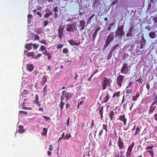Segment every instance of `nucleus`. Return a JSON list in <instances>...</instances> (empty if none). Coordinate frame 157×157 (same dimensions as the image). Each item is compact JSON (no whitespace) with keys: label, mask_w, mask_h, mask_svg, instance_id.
Masks as SVG:
<instances>
[{"label":"nucleus","mask_w":157,"mask_h":157,"mask_svg":"<svg viewBox=\"0 0 157 157\" xmlns=\"http://www.w3.org/2000/svg\"><path fill=\"white\" fill-rule=\"evenodd\" d=\"M99 112L100 115L101 119V120H103V107H101V108L99 109Z\"/></svg>","instance_id":"b1692460"},{"label":"nucleus","mask_w":157,"mask_h":157,"mask_svg":"<svg viewBox=\"0 0 157 157\" xmlns=\"http://www.w3.org/2000/svg\"><path fill=\"white\" fill-rule=\"evenodd\" d=\"M64 28L62 27V26H59L58 28V36L60 39H61L63 36V35Z\"/></svg>","instance_id":"1a4fd4ad"},{"label":"nucleus","mask_w":157,"mask_h":157,"mask_svg":"<svg viewBox=\"0 0 157 157\" xmlns=\"http://www.w3.org/2000/svg\"><path fill=\"white\" fill-rule=\"evenodd\" d=\"M114 33L111 32L107 36V39L105 42V44L104 45V49H105L110 44L111 42L112 41L114 38Z\"/></svg>","instance_id":"f03ea898"},{"label":"nucleus","mask_w":157,"mask_h":157,"mask_svg":"<svg viewBox=\"0 0 157 157\" xmlns=\"http://www.w3.org/2000/svg\"><path fill=\"white\" fill-rule=\"evenodd\" d=\"M32 43L27 44L25 46V47L27 50H29L32 49Z\"/></svg>","instance_id":"4be33fe9"},{"label":"nucleus","mask_w":157,"mask_h":157,"mask_svg":"<svg viewBox=\"0 0 157 157\" xmlns=\"http://www.w3.org/2000/svg\"><path fill=\"white\" fill-rule=\"evenodd\" d=\"M72 95V94L71 92L67 93L65 90L63 91L62 95L61 96V101L59 105L60 109L61 111L62 112L63 108V105L65 104V103L64 102L63 100L65 98H66V101L68 100L69 98L70 99L71 98V96Z\"/></svg>","instance_id":"f257e3e1"},{"label":"nucleus","mask_w":157,"mask_h":157,"mask_svg":"<svg viewBox=\"0 0 157 157\" xmlns=\"http://www.w3.org/2000/svg\"><path fill=\"white\" fill-rule=\"evenodd\" d=\"M49 23L48 20L44 21V22L43 26L45 27Z\"/></svg>","instance_id":"09e8293b"},{"label":"nucleus","mask_w":157,"mask_h":157,"mask_svg":"<svg viewBox=\"0 0 157 157\" xmlns=\"http://www.w3.org/2000/svg\"><path fill=\"white\" fill-rule=\"evenodd\" d=\"M130 66L128 67L127 63H124L122 64V67L120 70L121 73L125 74L128 73L129 71V68Z\"/></svg>","instance_id":"20e7f679"},{"label":"nucleus","mask_w":157,"mask_h":157,"mask_svg":"<svg viewBox=\"0 0 157 157\" xmlns=\"http://www.w3.org/2000/svg\"><path fill=\"white\" fill-rule=\"evenodd\" d=\"M26 67L29 71H32L34 69V66L32 64H28L26 65Z\"/></svg>","instance_id":"dca6fc26"},{"label":"nucleus","mask_w":157,"mask_h":157,"mask_svg":"<svg viewBox=\"0 0 157 157\" xmlns=\"http://www.w3.org/2000/svg\"><path fill=\"white\" fill-rule=\"evenodd\" d=\"M42 117L46 121H47L48 120H49L50 119V117L47 116H43Z\"/></svg>","instance_id":"37998d69"},{"label":"nucleus","mask_w":157,"mask_h":157,"mask_svg":"<svg viewBox=\"0 0 157 157\" xmlns=\"http://www.w3.org/2000/svg\"><path fill=\"white\" fill-rule=\"evenodd\" d=\"M68 52V49L67 48H64L63 50V54H67Z\"/></svg>","instance_id":"4c0bfd02"},{"label":"nucleus","mask_w":157,"mask_h":157,"mask_svg":"<svg viewBox=\"0 0 157 157\" xmlns=\"http://www.w3.org/2000/svg\"><path fill=\"white\" fill-rule=\"evenodd\" d=\"M26 55L28 57H34V52H30L26 53Z\"/></svg>","instance_id":"bb28decb"},{"label":"nucleus","mask_w":157,"mask_h":157,"mask_svg":"<svg viewBox=\"0 0 157 157\" xmlns=\"http://www.w3.org/2000/svg\"><path fill=\"white\" fill-rule=\"evenodd\" d=\"M152 105L150 107V109L148 113L149 114H152L154 112L155 109V106L153 108L152 107Z\"/></svg>","instance_id":"a878e982"},{"label":"nucleus","mask_w":157,"mask_h":157,"mask_svg":"<svg viewBox=\"0 0 157 157\" xmlns=\"http://www.w3.org/2000/svg\"><path fill=\"white\" fill-rule=\"evenodd\" d=\"M92 41H94L95 39V38L96 36L94 34H93V35H92Z\"/></svg>","instance_id":"052dcab7"},{"label":"nucleus","mask_w":157,"mask_h":157,"mask_svg":"<svg viewBox=\"0 0 157 157\" xmlns=\"http://www.w3.org/2000/svg\"><path fill=\"white\" fill-rule=\"evenodd\" d=\"M146 86L148 91L150 89V85L148 83H147L146 84Z\"/></svg>","instance_id":"5fc2aeb1"},{"label":"nucleus","mask_w":157,"mask_h":157,"mask_svg":"<svg viewBox=\"0 0 157 157\" xmlns=\"http://www.w3.org/2000/svg\"><path fill=\"white\" fill-rule=\"evenodd\" d=\"M34 102L35 103L39 102V97L38 95L36 94L35 97V100L34 101Z\"/></svg>","instance_id":"2f4dec72"},{"label":"nucleus","mask_w":157,"mask_h":157,"mask_svg":"<svg viewBox=\"0 0 157 157\" xmlns=\"http://www.w3.org/2000/svg\"><path fill=\"white\" fill-rule=\"evenodd\" d=\"M132 82H130L128 85V86L126 87V88H128L129 87H130L132 85Z\"/></svg>","instance_id":"680f3d73"},{"label":"nucleus","mask_w":157,"mask_h":157,"mask_svg":"<svg viewBox=\"0 0 157 157\" xmlns=\"http://www.w3.org/2000/svg\"><path fill=\"white\" fill-rule=\"evenodd\" d=\"M71 137V136L70 134V133H69L68 134H66L64 138L66 139H69Z\"/></svg>","instance_id":"e433bc0d"},{"label":"nucleus","mask_w":157,"mask_h":157,"mask_svg":"<svg viewBox=\"0 0 157 157\" xmlns=\"http://www.w3.org/2000/svg\"><path fill=\"white\" fill-rule=\"evenodd\" d=\"M22 106V109H25V110H27L28 109V108L27 107H25V106L26 105H21Z\"/></svg>","instance_id":"6e6d98bb"},{"label":"nucleus","mask_w":157,"mask_h":157,"mask_svg":"<svg viewBox=\"0 0 157 157\" xmlns=\"http://www.w3.org/2000/svg\"><path fill=\"white\" fill-rule=\"evenodd\" d=\"M110 97L108 93H107L106 96L103 98L102 101L104 103L107 102L109 100Z\"/></svg>","instance_id":"412c9836"},{"label":"nucleus","mask_w":157,"mask_h":157,"mask_svg":"<svg viewBox=\"0 0 157 157\" xmlns=\"http://www.w3.org/2000/svg\"><path fill=\"white\" fill-rule=\"evenodd\" d=\"M154 146V145H153L152 146H147V148L146 149V150H147L149 149H150L151 150H152L153 148V147Z\"/></svg>","instance_id":"a18cd8bd"},{"label":"nucleus","mask_w":157,"mask_h":157,"mask_svg":"<svg viewBox=\"0 0 157 157\" xmlns=\"http://www.w3.org/2000/svg\"><path fill=\"white\" fill-rule=\"evenodd\" d=\"M47 85H45L44 86V87L43 89V93H45L46 94H47Z\"/></svg>","instance_id":"79ce46f5"},{"label":"nucleus","mask_w":157,"mask_h":157,"mask_svg":"<svg viewBox=\"0 0 157 157\" xmlns=\"http://www.w3.org/2000/svg\"><path fill=\"white\" fill-rule=\"evenodd\" d=\"M124 152L121 151L120 152V154H121L120 157H125L124 155H123Z\"/></svg>","instance_id":"69168bd1"},{"label":"nucleus","mask_w":157,"mask_h":157,"mask_svg":"<svg viewBox=\"0 0 157 157\" xmlns=\"http://www.w3.org/2000/svg\"><path fill=\"white\" fill-rule=\"evenodd\" d=\"M140 43L137 46V48H138L140 49H142L144 48L146 43V40L143 36L141 38V40L140 41Z\"/></svg>","instance_id":"6e6552de"},{"label":"nucleus","mask_w":157,"mask_h":157,"mask_svg":"<svg viewBox=\"0 0 157 157\" xmlns=\"http://www.w3.org/2000/svg\"><path fill=\"white\" fill-rule=\"evenodd\" d=\"M50 16V14H49V13H46L44 15V18H48Z\"/></svg>","instance_id":"13d9d810"},{"label":"nucleus","mask_w":157,"mask_h":157,"mask_svg":"<svg viewBox=\"0 0 157 157\" xmlns=\"http://www.w3.org/2000/svg\"><path fill=\"white\" fill-rule=\"evenodd\" d=\"M118 146L120 150L123 149L125 148L124 143L121 137H119L117 142Z\"/></svg>","instance_id":"0eeeda50"},{"label":"nucleus","mask_w":157,"mask_h":157,"mask_svg":"<svg viewBox=\"0 0 157 157\" xmlns=\"http://www.w3.org/2000/svg\"><path fill=\"white\" fill-rule=\"evenodd\" d=\"M42 55L41 54H38L37 55L34 57H32V59H36L37 58H39Z\"/></svg>","instance_id":"58836bf2"},{"label":"nucleus","mask_w":157,"mask_h":157,"mask_svg":"<svg viewBox=\"0 0 157 157\" xmlns=\"http://www.w3.org/2000/svg\"><path fill=\"white\" fill-rule=\"evenodd\" d=\"M115 23H112L111 24H109V26L108 27V30L109 31L110 30V29L111 28L112 26H113V25H114Z\"/></svg>","instance_id":"c03bdc74"},{"label":"nucleus","mask_w":157,"mask_h":157,"mask_svg":"<svg viewBox=\"0 0 157 157\" xmlns=\"http://www.w3.org/2000/svg\"><path fill=\"white\" fill-rule=\"evenodd\" d=\"M33 17V16L31 14H29L28 15V19H30V20Z\"/></svg>","instance_id":"0e129e2a"},{"label":"nucleus","mask_w":157,"mask_h":157,"mask_svg":"<svg viewBox=\"0 0 157 157\" xmlns=\"http://www.w3.org/2000/svg\"><path fill=\"white\" fill-rule=\"evenodd\" d=\"M111 53L110 52V54H109L108 56H107V59L108 60H109V59H111Z\"/></svg>","instance_id":"774afa93"},{"label":"nucleus","mask_w":157,"mask_h":157,"mask_svg":"<svg viewBox=\"0 0 157 157\" xmlns=\"http://www.w3.org/2000/svg\"><path fill=\"white\" fill-rule=\"evenodd\" d=\"M46 48L45 46L41 45L40 47V50L41 51H43L44 50H45Z\"/></svg>","instance_id":"8fccbe9b"},{"label":"nucleus","mask_w":157,"mask_h":157,"mask_svg":"<svg viewBox=\"0 0 157 157\" xmlns=\"http://www.w3.org/2000/svg\"><path fill=\"white\" fill-rule=\"evenodd\" d=\"M132 89H128L126 90V93L127 94H130L132 92Z\"/></svg>","instance_id":"72a5a7b5"},{"label":"nucleus","mask_w":157,"mask_h":157,"mask_svg":"<svg viewBox=\"0 0 157 157\" xmlns=\"http://www.w3.org/2000/svg\"><path fill=\"white\" fill-rule=\"evenodd\" d=\"M53 11L55 12L56 13L58 12V7L57 6L54 7L53 9Z\"/></svg>","instance_id":"de8ad7c7"},{"label":"nucleus","mask_w":157,"mask_h":157,"mask_svg":"<svg viewBox=\"0 0 157 157\" xmlns=\"http://www.w3.org/2000/svg\"><path fill=\"white\" fill-rule=\"evenodd\" d=\"M124 26V25L121 26L120 27H119V26H118V28L117 29V30L118 31L120 32L121 33H119V34H117V35H115L116 37H117L118 36H121L124 34V32L123 30V27Z\"/></svg>","instance_id":"4468645a"},{"label":"nucleus","mask_w":157,"mask_h":157,"mask_svg":"<svg viewBox=\"0 0 157 157\" xmlns=\"http://www.w3.org/2000/svg\"><path fill=\"white\" fill-rule=\"evenodd\" d=\"M109 114L111 121L114 120L115 118V117H117L115 116V114L113 110L111 111Z\"/></svg>","instance_id":"2eb2a0df"},{"label":"nucleus","mask_w":157,"mask_h":157,"mask_svg":"<svg viewBox=\"0 0 157 157\" xmlns=\"http://www.w3.org/2000/svg\"><path fill=\"white\" fill-rule=\"evenodd\" d=\"M157 105V95H156L154 99V101L152 104V106L154 105Z\"/></svg>","instance_id":"cd10ccee"},{"label":"nucleus","mask_w":157,"mask_h":157,"mask_svg":"<svg viewBox=\"0 0 157 157\" xmlns=\"http://www.w3.org/2000/svg\"><path fill=\"white\" fill-rule=\"evenodd\" d=\"M70 118H68V119L67 120V126H68L69 125V123L70 121Z\"/></svg>","instance_id":"e2e57ef3"},{"label":"nucleus","mask_w":157,"mask_h":157,"mask_svg":"<svg viewBox=\"0 0 157 157\" xmlns=\"http://www.w3.org/2000/svg\"><path fill=\"white\" fill-rule=\"evenodd\" d=\"M33 48L34 49H36L38 47V45H36V44H33Z\"/></svg>","instance_id":"864d4df0"},{"label":"nucleus","mask_w":157,"mask_h":157,"mask_svg":"<svg viewBox=\"0 0 157 157\" xmlns=\"http://www.w3.org/2000/svg\"><path fill=\"white\" fill-rule=\"evenodd\" d=\"M124 76L123 75H119L117 78V83L116 84L117 87V88H121L122 86V83L124 79Z\"/></svg>","instance_id":"39448f33"},{"label":"nucleus","mask_w":157,"mask_h":157,"mask_svg":"<svg viewBox=\"0 0 157 157\" xmlns=\"http://www.w3.org/2000/svg\"><path fill=\"white\" fill-rule=\"evenodd\" d=\"M91 125L90 126V128H93V127L94 125V121L93 120H92V122H91Z\"/></svg>","instance_id":"603ef678"},{"label":"nucleus","mask_w":157,"mask_h":157,"mask_svg":"<svg viewBox=\"0 0 157 157\" xmlns=\"http://www.w3.org/2000/svg\"><path fill=\"white\" fill-rule=\"evenodd\" d=\"M94 16V14L92 15L90 17H89L88 21L87 22V24H88L89 23H90L91 22V20L92 18Z\"/></svg>","instance_id":"473e14b6"},{"label":"nucleus","mask_w":157,"mask_h":157,"mask_svg":"<svg viewBox=\"0 0 157 157\" xmlns=\"http://www.w3.org/2000/svg\"><path fill=\"white\" fill-rule=\"evenodd\" d=\"M111 81L112 80H110L109 78H108L106 77H104L101 82L102 90H105L108 85L110 86V83L111 82Z\"/></svg>","instance_id":"7ed1b4c3"},{"label":"nucleus","mask_w":157,"mask_h":157,"mask_svg":"<svg viewBox=\"0 0 157 157\" xmlns=\"http://www.w3.org/2000/svg\"><path fill=\"white\" fill-rule=\"evenodd\" d=\"M118 120H119L123 121L124 125H126L127 119L125 117V115L124 114L120 116L119 118L118 119Z\"/></svg>","instance_id":"f8f14e48"},{"label":"nucleus","mask_w":157,"mask_h":157,"mask_svg":"<svg viewBox=\"0 0 157 157\" xmlns=\"http://www.w3.org/2000/svg\"><path fill=\"white\" fill-rule=\"evenodd\" d=\"M131 152H129L127 151L126 152V157H131Z\"/></svg>","instance_id":"c9c22d12"},{"label":"nucleus","mask_w":157,"mask_h":157,"mask_svg":"<svg viewBox=\"0 0 157 157\" xmlns=\"http://www.w3.org/2000/svg\"><path fill=\"white\" fill-rule=\"evenodd\" d=\"M107 127V125L106 124H103V129L101 130L99 133L98 135L99 136H101L102 135L103 132V130L105 131V134H106V132H108Z\"/></svg>","instance_id":"9b49d317"},{"label":"nucleus","mask_w":157,"mask_h":157,"mask_svg":"<svg viewBox=\"0 0 157 157\" xmlns=\"http://www.w3.org/2000/svg\"><path fill=\"white\" fill-rule=\"evenodd\" d=\"M149 36L151 38H154L156 36V34L155 32H152L149 33Z\"/></svg>","instance_id":"5701e85b"},{"label":"nucleus","mask_w":157,"mask_h":157,"mask_svg":"<svg viewBox=\"0 0 157 157\" xmlns=\"http://www.w3.org/2000/svg\"><path fill=\"white\" fill-rule=\"evenodd\" d=\"M120 49L121 45L120 44H118L112 48L110 53H112L113 52H116L117 51H119Z\"/></svg>","instance_id":"9d476101"},{"label":"nucleus","mask_w":157,"mask_h":157,"mask_svg":"<svg viewBox=\"0 0 157 157\" xmlns=\"http://www.w3.org/2000/svg\"><path fill=\"white\" fill-rule=\"evenodd\" d=\"M36 14L37 15H39L40 17H41L42 15L40 12L38 11L37 13Z\"/></svg>","instance_id":"338daca9"},{"label":"nucleus","mask_w":157,"mask_h":157,"mask_svg":"<svg viewBox=\"0 0 157 157\" xmlns=\"http://www.w3.org/2000/svg\"><path fill=\"white\" fill-rule=\"evenodd\" d=\"M132 36V33L130 32L128 33L126 35V36L127 37L131 36Z\"/></svg>","instance_id":"bf43d9fd"},{"label":"nucleus","mask_w":157,"mask_h":157,"mask_svg":"<svg viewBox=\"0 0 157 157\" xmlns=\"http://www.w3.org/2000/svg\"><path fill=\"white\" fill-rule=\"evenodd\" d=\"M47 130L46 128H43V132L42 133V135L45 136L47 135Z\"/></svg>","instance_id":"7c9ffc66"},{"label":"nucleus","mask_w":157,"mask_h":157,"mask_svg":"<svg viewBox=\"0 0 157 157\" xmlns=\"http://www.w3.org/2000/svg\"><path fill=\"white\" fill-rule=\"evenodd\" d=\"M21 113H23L25 115H27V112L26 111H20V113H19L21 114Z\"/></svg>","instance_id":"3c124183"},{"label":"nucleus","mask_w":157,"mask_h":157,"mask_svg":"<svg viewBox=\"0 0 157 157\" xmlns=\"http://www.w3.org/2000/svg\"><path fill=\"white\" fill-rule=\"evenodd\" d=\"M136 81L139 82L141 84L143 82L142 77L141 76H140L139 77V79L136 80Z\"/></svg>","instance_id":"f704fd0d"},{"label":"nucleus","mask_w":157,"mask_h":157,"mask_svg":"<svg viewBox=\"0 0 157 157\" xmlns=\"http://www.w3.org/2000/svg\"><path fill=\"white\" fill-rule=\"evenodd\" d=\"M68 42L70 44L72 45H76L78 46L80 45L81 42L79 40H78V42L76 43L75 41L74 40L72 39H71L68 40Z\"/></svg>","instance_id":"ddd939ff"},{"label":"nucleus","mask_w":157,"mask_h":157,"mask_svg":"<svg viewBox=\"0 0 157 157\" xmlns=\"http://www.w3.org/2000/svg\"><path fill=\"white\" fill-rule=\"evenodd\" d=\"M19 129H17L16 131V132H18L20 134H21L25 132V130L23 129V126L22 125H19Z\"/></svg>","instance_id":"a211bd4d"},{"label":"nucleus","mask_w":157,"mask_h":157,"mask_svg":"<svg viewBox=\"0 0 157 157\" xmlns=\"http://www.w3.org/2000/svg\"><path fill=\"white\" fill-rule=\"evenodd\" d=\"M35 38V40H39V36L38 35V34H36L35 36V38Z\"/></svg>","instance_id":"4d7b16f0"},{"label":"nucleus","mask_w":157,"mask_h":157,"mask_svg":"<svg viewBox=\"0 0 157 157\" xmlns=\"http://www.w3.org/2000/svg\"><path fill=\"white\" fill-rule=\"evenodd\" d=\"M120 92H115L113 94V98H115V97H118L120 96Z\"/></svg>","instance_id":"c85d7f7f"},{"label":"nucleus","mask_w":157,"mask_h":157,"mask_svg":"<svg viewBox=\"0 0 157 157\" xmlns=\"http://www.w3.org/2000/svg\"><path fill=\"white\" fill-rule=\"evenodd\" d=\"M63 46V45L61 44H59L58 45V46L57 47V49H61L62 48Z\"/></svg>","instance_id":"49530a36"},{"label":"nucleus","mask_w":157,"mask_h":157,"mask_svg":"<svg viewBox=\"0 0 157 157\" xmlns=\"http://www.w3.org/2000/svg\"><path fill=\"white\" fill-rule=\"evenodd\" d=\"M141 128V126L140 127H138L136 128V131L134 134V136H136L137 134H139L140 130Z\"/></svg>","instance_id":"393cba45"},{"label":"nucleus","mask_w":157,"mask_h":157,"mask_svg":"<svg viewBox=\"0 0 157 157\" xmlns=\"http://www.w3.org/2000/svg\"><path fill=\"white\" fill-rule=\"evenodd\" d=\"M140 96V94L138 93H137L135 96H133L132 100L136 101L137 100V98Z\"/></svg>","instance_id":"c756f323"},{"label":"nucleus","mask_w":157,"mask_h":157,"mask_svg":"<svg viewBox=\"0 0 157 157\" xmlns=\"http://www.w3.org/2000/svg\"><path fill=\"white\" fill-rule=\"evenodd\" d=\"M40 43H42L44 44H45L46 45H48V43L46 42V41L45 40H43L41 41L40 42Z\"/></svg>","instance_id":"a19ab883"},{"label":"nucleus","mask_w":157,"mask_h":157,"mask_svg":"<svg viewBox=\"0 0 157 157\" xmlns=\"http://www.w3.org/2000/svg\"><path fill=\"white\" fill-rule=\"evenodd\" d=\"M44 53V55H46L48 56V60H50L52 58V55L49 52H48L47 50H45Z\"/></svg>","instance_id":"6ab92c4d"},{"label":"nucleus","mask_w":157,"mask_h":157,"mask_svg":"<svg viewBox=\"0 0 157 157\" xmlns=\"http://www.w3.org/2000/svg\"><path fill=\"white\" fill-rule=\"evenodd\" d=\"M66 31L70 32H74L75 30L77 29L75 25L73 24H68L66 25Z\"/></svg>","instance_id":"423d86ee"},{"label":"nucleus","mask_w":157,"mask_h":157,"mask_svg":"<svg viewBox=\"0 0 157 157\" xmlns=\"http://www.w3.org/2000/svg\"><path fill=\"white\" fill-rule=\"evenodd\" d=\"M147 152L150 153L151 157H153L154 154L152 151L148 150Z\"/></svg>","instance_id":"ea45409f"},{"label":"nucleus","mask_w":157,"mask_h":157,"mask_svg":"<svg viewBox=\"0 0 157 157\" xmlns=\"http://www.w3.org/2000/svg\"><path fill=\"white\" fill-rule=\"evenodd\" d=\"M135 143L134 142H133L128 147L127 151L129 152H131L132 149L134 146Z\"/></svg>","instance_id":"aec40b11"},{"label":"nucleus","mask_w":157,"mask_h":157,"mask_svg":"<svg viewBox=\"0 0 157 157\" xmlns=\"http://www.w3.org/2000/svg\"><path fill=\"white\" fill-rule=\"evenodd\" d=\"M85 23L86 22L84 20H82L80 21L79 27H81L80 29V30L84 29Z\"/></svg>","instance_id":"f3484780"}]
</instances>
